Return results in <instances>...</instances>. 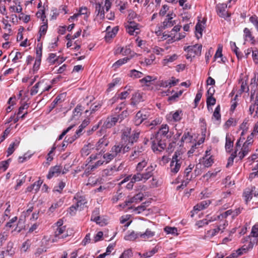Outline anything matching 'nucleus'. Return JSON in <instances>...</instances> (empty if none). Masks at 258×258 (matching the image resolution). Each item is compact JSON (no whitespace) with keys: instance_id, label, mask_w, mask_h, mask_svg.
Returning a JSON list of instances; mask_svg holds the SVG:
<instances>
[{"instance_id":"f03ea898","label":"nucleus","mask_w":258,"mask_h":258,"mask_svg":"<svg viewBox=\"0 0 258 258\" xmlns=\"http://www.w3.org/2000/svg\"><path fill=\"white\" fill-rule=\"evenodd\" d=\"M252 237L249 235L243 239V243L244 245L243 246L238 249L235 252H233L232 256H238L242 254L244 252H246L249 249L253 248L255 244L257 242V239L256 238H252Z\"/></svg>"},{"instance_id":"864d4df0","label":"nucleus","mask_w":258,"mask_h":258,"mask_svg":"<svg viewBox=\"0 0 258 258\" xmlns=\"http://www.w3.org/2000/svg\"><path fill=\"white\" fill-rule=\"evenodd\" d=\"M43 84V82H38L31 89L30 94L31 95H34L36 94L38 92V88L42 85Z\"/></svg>"},{"instance_id":"ddd939ff","label":"nucleus","mask_w":258,"mask_h":258,"mask_svg":"<svg viewBox=\"0 0 258 258\" xmlns=\"http://www.w3.org/2000/svg\"><path fill=\"white\" fill-rule=\"evenodd\" d=\"M125 27L127 33L131 35H134L135 32L136 34L138 33V32L136 31L139 30V25L138 23H136L135 22H130L125 26Z\"/></svg>"},{"instance_id":"bf43d9fd","label":"nucleus","mask_w":258,"mask_h":258,"mask_svg":"<svg viewBox=\"0 0 258 258\" xmlns=\"http://www.w3.org/2000/svg\"><path fill=\"white\" fill-rule=\"evenodd\" d=\"M207 105L208 109H209V106L214 105L215 104L216 100L213 96H207Z\"/></svg>"},{"instance_id":"20e7f679","label":"nucleus","mask_w":258,"mask_h":258,"mask_svg":"<svg viewBox=\"0 0 258 258\" xmlns=\"http://www.w3.org/2000/svg\"><path fill=\"white\" fill-rule=\"evenodd\" d=\"M111 5L112 3L110 0H105L104 6L99 3H97L95 6V13H97V16H99L101 19H104V9L107 12L110 9Z\"/></svg>"},{"instance_id":"5701e85b","label":"nucleus","mask_w":258,"mask_h":258,"mask_svg":"<svg viewBox=\"0 0 258 258\" xmlns=\"http://www.w3.org/2000/svg\"><path fill=\"white\" fill-rule=\"evenodd\" d=\"M250 151V147L243 145L241 151L238 153L237 156L240 159H243Z\"/></svg>"},{"instance_id":"774afa93","label":"nucleus","mask_w":258,"mask_h":258,"mask_svg":"<svg viewBox=\"0 0 258 258\" xmlns=\"http://www.w3.org/2000/svg\"><path fill=\"white\" fill-rule=\"evenodd\" d=\"M232 210H229L227 211L224 212L223 213L220 214L219 216H218V218L220 219H225L228 216L232 215Z\"/></svg>"},{"instance_id":"4d7b16f0","label":"nucleus","mask_w":258,"mask_h":258,"mask_svg":"<svg viewBox=\"0 0 258 258\" xmlns=\"http://www.w3.org/2000/svg\"><path fill=\"white\" fill-rule=\"evenodd\" d=\"M220 222L221 223L218 225L217 228H219V231L222 233L228 225V222L225 219H221Z\"/></svg>"},{"instance_id":"603ef678","label":"nucleus","mask_w":258,"mask_h":258,"mask_svg":"<svg viewBox=\"0 0 258 258\" xmlns=\"http://www.w3.org/2000/svg\"><path fill=\"white\" fill-rule=\"evenodd\" d=\"M236 121L233 118H230L224 124V127L228 128L231 126H235L236 125Z\"/></svg>"},{"instance_id":"79ce46f5","label":"nucleus","mask_w":258,"mask_h":258,"mask_svg":"<svg viewBox=\"0 0 258 258\" xmlns=\"http://www.w3.org/2000/svg\"><path fill=\"white\" fill-rule=\"evenodd\" d=\"M114 157H115L114 155L110 152L102 155V158L105 163H108Z\"/></svg>"},{"instance_id":"a19ab883","label":"nucleus","mask_w":258,"mask_h":258,"mask_svg":"<svg viewBox=\"0 0 258 258\" xmlns=\"http://www.w3.org/2000/svg\"><path fill=\"white\" fill-rule=\"evenodd\" d=\"M140 135V133L137 131L134 132L133 133L131 134V135L129 137V139H128V143L131 144H133L134 142H137L138 139Z\"/></svg>"},{"instance_id":"e433bc0d","label":"nucleus","mask_w":258,"mask_h":258,"mask_svg":"<svg viewBox=\"0 0 258 258\" xmlns=\"http://www.w3.org/2000/svg\"><path fill=\"white\" fill-rule=\"evenodd\" d=\"M117 171L118 169L115 166H114L110 168L104 169L103 171V174L106 176H111Z\"/></svg>"},{"instance_id":"c03bdc74","label":"nucleus","mask_w":258,"mask_h":258,"mask_svg":"<svg viewBox=\"0 0 258 258\" xmlns=\"http://www.w3.org/2000/svg\"><path fill=\"white\" fill-rule=\"evenodd\" d=\"M89 122L90 121L89 120H84L82 123V124L79 126V130L76 131V134L79 136L80 133L82 132L83 130L89 124Z\"/></svg>"},{"instance_id":"680f3d73","label":"nucleus","mask_w":258,"mask_h":258,"mask_svg":"<svg viewBox=\"0 0 258 258\" xmlns=\"http://www.w3.org/2000/svg\"><path fill=\"white\" fill-rule=\"evenodd\" d=\"M230 44H231V47L232 50L236 54L237 58H241V56L240 55V53L238 51V48L236 46V43L235 42H231Z\"/></svg>"},{"instance_id":"052dcab7","label":"nucleus","mask_w":258,"mask_h":258,"mask_svg":"<svg viewBox=\"0 0 258 258\" xmlns=\"http://www.w3.org/2000/svg\"><path fill=\"white\" fill-rule=\"evenodd\" d=\"M156 79L152 76H147L142 79L140 80V81L142 83L146 84L147 83L150 82L152 81L155 80Z\"/></svg>"},{"instance_id":"a211bd4d","label":"nucleus","mask_w":258,"mask_h":258,"mask_svg":"<svg viewBox=\"0 0 258 258\" xmlns=\"http://www.w3.org/2000/svg\"><path fill=\"white\" fill-rule=\"evenodd\" d=\"M74 199L76 200L77 208H80V210L84 208L85 205L87 203L85 198L84 196H80L78 194L75 196Z\"/></svg>"},{"instance_id":"393cba45","label":"nucleus","mask_w":258,"mask_h":258,"mask_svg":"<svg viewBox=\"0 0 258 258\" xmlns=\"http://www.w3.org/2000/svg\"><path fill=\"white\" fill-rule=\"evenodd\" d=\"M143 100L142 93L139 92H135L132 97V104H136Z\"/></svg>"},{"instance_id":"4468645a","label":"nucleus","mask_w":258,"mask_h":258,"mask_svg":"<svg viewBox=\"0 0 258 258\" xmlns=\"http://www.w3.org/2000/svg\"><path fill=\"white\" fill-rule=\"evenodd\" d=\"M119 116H110L108 117L103 123V127L105 128H110L115 125L118 121Z\"/></svg>"},{"instance_id":"7c9ffc66","label":"nucleus","mask_w":258,"mask_h":258,"mask_svg":"<svg viewBox=\"0 0 258 258\" xmlns=\"http://www.w3.org/2000/svg\"><path fill=\"white\" fill-rule=\"evenodd\" d=\"M219 228H215L207 231L206 234L204 236V238H211L216 235L219 231Z\"/></svg>"},{"instance_id":"b1692460","label":"nucleus","mask_w":258,"mask_h":258,"mask_svg":"<svg viewBox=\"0 0 258 258\" xmlns=\"http://www.w3.org/2000/svg\"><path fill=\"white\" fill-rule=\"evenodd\" d=\"M155 235V232L147 229L144 233L140 232L139 236L143 240H146L149 238L153 237Z\"/></svg>"},{"instance_id":"338daca9","label":"nucleus","mask_w":258,"mask_h":258,"mask_svg":"<svg viewBox=\"0 0 258 258\" xmlns=\"http://www.w3.org/2000/svg\"><path fill=\"white\" fill-rule=\"evenodd\" d=\"M19 19L22 20L24 23H27L30 21V15H25L23 13H21L19 16Z\"/></svg>"},{"instance_id":"1a4fd4ad","label":"nucleus","mask_w":258,"mask_h":258,"mask_svg":"<svg viewBox=\"0 0 258 258\" xmlns=\"http://www.w3.org/2000/svg\"><path fill=\"white\" fill-rule=\"evenodd\" d=\"M175 17V15L172 13L170 14H168L167 18L162 23V27L163 29H167L172 27L174 25H176V21L173 20V18Z\"/></svg>"},{"instance_id":"2eb2a0df","label":"nucleus","mask_w":258,"mask_h":258,"mask_svg":"<svg viewBox=\"0 0 258 258\" xmlns=\"http://www.w3.org/2000/svg\"><path fill=\"white\" fill-rule=\"evenodd\" d=\"M241 138L237 141L236 143L235 150L234 152L231 154V156L228 159V162L227 164V167L232 165L233 163L234 159L237 156V152L238 151V149L241 147L240 144Z\"/></svg>"},{"instance_id":"7ed1b4c3","label":"nucleus","mask_w":258,"mask_h":258,"mask_svg":"<svg viewBox=\"0 0 258 258\" xmlns=\"http://www.w3.org/2000/svg\"><path fill=\"white\" fill-rule=\"evenodd\" d=\"M152 149L154 152H160L166 148V144L162 141L160 137H158V134L152 135L151 137Z\"/></svg>"},{"instance_id":"f3484780","label":"nucleus","mask_w":258,"mask_h":258,"mask_svg":"<svg viewBox=\"0 0 258 258\" xmlns=\"http://www.w3.org/2000/svg\"><path fill=\"white\" fill-rule=\"evenodd\" d=\"M68 234L66 232V226L57 227L55 231V237L56 240L64 239L68 236Z\"/></svg>"},{"instance_id":"4c0bfd02","label":"nucleus","mask_w":258,"mask_h":258,"mask_svg":"<svg viewBox=\"0 0 258 258\" xmlns=\"http://www.w3.org/2000/svg\"><path fill=\"white\" fill-rule=\"evenodd\" d=\"M130 58L128 57H125L122 59H120L113 63L112 67L116 69L120 66L122 65L123 64H124L125 63L127 62V61L130 60Z\"/></svg>"},{"instance_id":"4be33fe9","label":"nucleus","mask_w":258,"mask_h":258,"mask_svg":"<svg viewBox=\"0 0 258 258\" xmlns=\"http://www.w3.org/2000/svg\"><path fill=\"white\" fill-rule=\"evenodd\" d=\"M128 24L130 22H135L138 23L140 21V17L138 16L134 11L132 10L128 11V15L127 17Z\"/></svg>"},{"instance_id":"0e129e2a","label":"nucleus","mask_w":258,"mask_h":258,"mask_svg":"<svg viewBox=\"0 0 258 258\" xmlns=\"http://www.w3.org/2000/svg\"><path fill=\"white\" fill-rule=\"evenodd\" d=\"M133 253L131 249L125 250L122 254L120 256L119 258H130L132 256Z\"/></svg>"},{"instance_id":"8fccbe9b","label":"nucleus","mask_w":258,"mask_h":258,"mask_svg":"<svg viewBox=\"0 0 258 258\" xmlns=\"http://www.w3.org/2000/svg\"><path fill=\"white\" fill-rule=\"evenodd\" d=\"M192 138V137L190 135L188 132L185 133L181 138V142L182 143H189L191 141Z\"/></svg>"},{"instance_id":"aec40b11","label":"nucleus","mask_w":258,"mask_h":258,"mask_svg":"<svg viewBox=\"0 0 258 258\" xmlns=\"http://www.w3.org/2000/svg\"><path fill=\"white\" fill-rule=\"evenodd\" d=\"M110 29L111 28L110 26L107 27L106 28L107 33L105 36V38L107 41L109 40L110 39L113 38L118 30V29L117 27H115L112 28L111 31H110Z\"/></svg>"},{"instance_id":"69168bd1","label":"nucleus","mask_w":258,"mask_h":258,"mask_svg":"<svg viewBox=\"0 0 258 258\" xmlns=\"http://www.w3.org/2000/svg\"><path fill=\"white\" fill-rule=\"evenodd\" d=\"M10 161L11 159H9L6 161L1 162L0 163V169H3L4 171H5L8 168Z\"/></svg>"},{"instance_id":"e2e57ef3","label":"nucleus","mask_w":258,"mask_h":258,"mask_svg":"<svg viewBox=\"0 0 258 258\" xmlns=\"http://www.w3.org/2000/svg\"><path fill=\"white\" fill-rule=\"evenodd\" d=\"M120 81V79L119 78H116L114 79L112 82L108 84V91H111L112 89L116 86L117 84H118Z\"/></svg>"},{"instance_id":"c9c22d12","label":"nucleus","mask_w":258,"mask_h":258,"mask_svg":"<svg viewBox=\"0 0 258 258\" xmlns=\"http://www.w3.org/2000/svg\"><path fill=\"white\" fill-rule=\"evenodd\" d=\"M204 26L201 23H198L196 26V37L199 39L202 36V31L203 30Z\"/></svg>"},{"instance_id":"423d86ee","label":"nucleus","mask_w":258,"mask_h":258,"mask_svg":"<svg viewBox=\"0 0 258 258\" xmlns=\"http://www.w3.org/2000/svg\"><path fill=\"white\" fill-rule=\"evenodd\" d=\"M149 117V113L146 110L139 111L134 119V122L136 125H139L142 122Z\"/></svg>"},{"instance_id":"473e14b6","label":"nucleus","mask_w":258,"mask_h":258,"mask_svg":"<svg viewBox=\"0 0 258 258\" xmlns=\"http://www.w3.org/2000/svg\"><path fill=\"white\" fill-rule=\"evenodd\" d=\"M149 159L145 158L142 161L139 162L136 166V170L138 172H141L143 169L147 165Z\"/></svg>"},{"instance_id":"37998d69","label":"nucleus","mask_w":258,"mask_h":258,"mask_svg":"<svg viewBox=\"0 0 258 258\" xmlns=\"http://www.w3.org/2000/svg\"><path fill=\"white\" fill-rule=\"evenodd\" d=\"M19 144V141H16L11 144L9 147L8 149V155L7 156L11 155L15 151V147H17L18 146Z\"/></svg>"},{"instance_id":"c85d7f7f","label":"nucleus","mask_w":258,"mask_h":258,"mask_svg":"<svg viewBox=\"0 0 258 258\" xmlns=\"http://www.w3.org/2000/svg\"><path fill=\"white\" fill-rule=\"evenodd\" d=\"M47 20H46L45 22H43V25L40 26L39 34V37L38 38V41H39L40 40L41 37L42 36H44L47 31Z\"/></svg>"},{"instance_id":"6e6d98bb","label":"nucleus","mask_w":258,"mask_h":258,"mask_svg":"<svg viewBox=\"0 0 258 258\" xmlns=\"http://www.w3.org/2000/svg\"><path fill=\"white\" fill-rule=\"evenodd\" d=\"M213 116L217 120L220 119L221 118V114H220V106L218 105L216 108H215Z\"/></svg>"},{"instance_id":"39448f33","label":"nucleus","mask_w":258,"mask_h":258,"mask_svg":"<svg viewBox=\"0 0 258 258\" xmlns=\"http://www.w3.org/2000/svg\"><path fill=\"white\" fill-rule=\"evenodd\" d=\"M89 158L90 159V162L96 161L94 164L91 165V169L97 168L105 163L102 158V154L101 152L99 153L92 154Z\"/></svg>"},{"instance_id":"58836bf2","label":"nucleus","mask_w":258,"mask_h":258,"mask_svg":"<svg viewBox=\"0 0 258 258\" xmlns=\"http://www.w3.org/2000/svg\"><path fill=\"white\" fill-rule=\"evenodd\" d=\"M143 76V74L142 72L136 70H132L129 74V76L133 79L140 78Z\"/></svg>"},{"instance_id":"6e6552de","label":"nucleus","mask_w":258,"mask_h":258,"mask_svg":"<svg viewBox=\"0 0 258 258\" xmlns=\"http://www.w3.org/2000/svg\"><path fill=\"white\" fill-rule=\"evenodd\" d=\"M202 45L201 44H197L192 46H188L185 50L190 56H195V55H200L201 54Z\"/></svg>"},{"instance_id":"0eeeda50","label":"nucleus","mask_w":258,"mask_h":258,"mask_svg":"<svg viewBox=\"0 0 258 258\" xmlns=\"http://www.w3.org/2000/svg\"><path fill=\"white\" fill-rule=\"evenodd\" d=\"M227 5L226 4H219L216 6L217 12L218 15L222 18L229 17L230 15L226 10Z\"/></svg>"},{"instance_id":"3c124183","label":"nucleus","mask_w":258,"mask_h":258,"mask_svg":"<svg viewBox=\"0 0 258 258\" xmlns=\"http://www.w3.org/2000/svg\"><path fill=\"white\" fill-rule=\"evenodd\" d=\"M84 109V107L81 105H77L74 111V116H80Z\"/></svg>"},{"instance_id":"a18cd8bd","label":"nucleus","mask_w":258,"mask_h":258,"mask_svg":"<svg viewBox=\"0 0 258 258\" xmlns=\"http://www.w3.org/2000/svg\"><path fill=\"white\" fill-rule=\"evenodd\" d=\"M164 231L167 234H171L174 235H178L177 229L175 227L166 226L164 228Z\"/></svg>"},{"instance_id":"f8f14e48","label":"nucleus","mask_w":258,"mask_h":258,"mask_svg":"<svg viewBox=\"0 0 258 258\" xmlns=\"http://www.w3.org/2000/svg\"><path fill=\"white\" fill-rule=\"evenodd\" d=\"M182 112L181 110H176L172 113L170 112L167 115V119L170 121L177 122L180 121L182 118Z\"/></svg>"},{"instance_id":"412c9836","label":"nucleus","mask_w":258,"mask_h":258,"mask_svg":"<svg viewBox=\"0 0 258 258\" xmlns=\"http://www.w3.org/2000/svg\"><path fill=\"white\" fill-rule=\"evenodd\" d=\"M179 56L176 54L167 55L162 60V63L163 66H167L169 64L174 62L178 58Z\"/></svg>"},{"instance_id":"bb28decb","label":"nucleus","mask_w":258,"mask_h":258,"mask_svg":"<svg viewBox=\"0 0 258 258\" xmlns=\"http://www.w3.org/2000/svg\"><path fill=\"white\" fill-rule=\"evenodd\" d=\"M143 194L142 193H139L133 197L131 198L128 201H125V205H127L128 203H138L143 200Z\"/></svg>"},{"instance_id":"de8ad7c7","label":"nucleus","mask_w":258,"mask_h":258,"mask_svg":"<svg viewBox=\"0 0 258 258\" xmlns=\"http://www.w3.org/2000/svg\"><path fill=\"white\" fill-rule=\"evenodd\" d=\"M243 31H244V36H245V38H249L250 39V40L251 41V43L254 44L255 40H254V37H253L252 36L250 30L247 28H245L244 29Z\"/></svg>"},{"instance_id":"a878e982","label":"nucleus","mask_w":258,"mask_h":258,"mask_svg":"<svg viewBox=\"0 0 258 258\" xmlns=\"http://www.w3.org/2000/svg\"><path fill=\"white\" fill-rule=\"evenodd\" d=\"M63 204V201L61 200H59L56 203H53L51 205V207L49 208L47 211V214L49 215H50L52 213H53L55 210L61 207Z\"/></svg>"},{"instance_id":"49530a36","label":"nucleus","mask_w":258,"mask_h":258,"mask_svg":"<svg viewBox=\"0 0 258 258\" xmlns=\"http://www.w3.org/2000/svg\"><path fill=\"white\" fill-rule=\"evenodd\" d=\"M250 236L256 239L258 237V223H256L252 227Z\"/></svg>"},{"instance_id":"13d9d810","label":"nucleus","mask_w":258,"mask_h":258,"mask_svg":"<svg viewBox=\"0 0 258 258\" xmlns=\"http://www.w3.org/2000/svg\"><path fill=\"white\" fill-rule=\"evenodd\" d=\"M248 119H245L240 126V128L242 130L241 133L242 136L244 134V132H246L248 128Z\"/></svg>"},{"instance_id":"6ab92c4d","label":"nucleus","mask_w":258,"mask_h":258,"mask_svg":"<svg viewBox=\"0 0 258 258\" xmlns=\"http://www.w3.org/2000/svg\"><path fill=\"white\" fill-rule=\"evenodd\" d=\"M109 143V141L105 136H104L102 138L100 139L97 143L96 144V150H100L101 152L106 147Z\"/></svg>"},{"instance_id":"5fc2aeb1","label":"nucleus","mask_w":258,"mask_h":258,"mask_svg":"<svg viewBox=\"0 0 258 258\" xmlns=\"http://www.w3.org/2000/svg\"><path fill=\"white\" fill-rule=\"evenodd\" d=\"M191 171L190 170V169H187L186 168L184 171V176L186 178V181H183L182 182V184L181 186H185L187 183H188L189 181L190 180L191 177H188L189 174L191 172Z\"/></svg>"},{"instance_id":"9d476101","label":"nucleus","mask_w":258,"mask_h":258,"mask_svg":"<svg viewBox=\"0 0 258 258\" xmlns=\"http://www.w3.org/2000/svg\"><path fill=\"white\" fill-rule=\"evenodd\" d=\"M130 149V147L127 146H123V145L119 144L118 145H115L112 147L110 152H112V154L116 157L118 154L122 152L124 153L127 152Z\"/></svg>"},{"instance_id":"2f4dec72","label":"nucleus","mask_w":258,"mask_h":258,"mask_svg":"<svg viewBox=\"0 0 258 258\" xmlns=\"http://www.w3.org/2000/svg\"><path fill=\"white\" fill-rule=\"evenodd\" d=\"M169 132V127L167 124H162L159 129V131L155 134L158 135V137L161 138V136H165Z\"/></svg>"},{"instance_id":"ea45409f","label":"nucleus","mask_w":258,"mask_h":258,"mask_svg":"<svg viewBox=\"0 0 258 258\" xmlns=\"http://www.w3.org/2000/svg\"><path fill=\"white\" fill-rule=\"evenodd\" d=\"M131 179L135 183L136 182L140 181H144V179H143V177L142 175V174L141 172H138L134 174Z\"/></svg>"},{"instance_id":"f257e3e1","label":"nucleus","mask_w":258,"mask_h":258,"mask_svg":"<svg viewBox=\"0 0 258 258\" xmlns=\"http://www.w3.org/2000/svg\"><path fill=\"white\" fill-rule=\"evenodd\" d=\"M183 153L182 150H177L172 156L170 164V170L172 174H175L179 170L183 162Z\"/></svg>"},{"instance_id":"09e8293b","label":"nucleus","mask_w":258,"mask_h":258,"mask_svg":"<svg viewBox=\"0 0 258 258\" xmlns=\"http://www.w3.org/2000/svg\"><path fill=\"white\" fill-rule=\"evenodd\" d=\"M213 163V160L212 158V156H210L209 158H203V164L206 167H209L211 166Z\"/></svg>"},{"instance_id":"c756f323","label":"nucleus","mask_w":258,"mask_h":258,"mask_svg":"<svg viewBox=\"0 0 258 258\" xmlns=\"http://www.w3.org/2000/svg\"><path fill=\"white\" fill-rule=\"evenodd\" d=\"M210 204V201H202L199 204L196 205L194 209V210L201 211L206 208Z\"/></svg>"},{"instance_id":"72a5a7b5","label":"nucleus","mask_w":258,"mask_h":258,"mask_svg":"<svg viewBox=\"0 0 258 258\" xmlns=\"http://www.w3.org/2000/svg\"><path fill=\"white\" fill-rule=\"evenodd\" d=\"M132 134V130L130 127H125L122 130V137L121 139L122 140H124L125 142L128 140L129 139V137Z\"/></svg>"},{"instance_id":"cd10ccee","label":"nucleus","mask_w":258,"mask_h":258,"mask_svg":"<svg viewBox=\"0 0 258 258\" xmlns=\"http://www.w3.org/2000/svg\"><path fill=\"white\" fill-rule=\"evenodd\" d=\"M233 147V141L231 137L227 134L226 137L225 149L227 152H230Z\"/></svg>"},{"instance_id":"9b49d317","label":"nucleus","mask_w":258,"mask_h":258,"mask_svg":"<svg viewBox=\"0 0 258 258\" xmlns=\"http://www.w3.org/2000/svg\"><path fill=\"white\" fill-rule=\"evenodd\" d=\"M156 167V164L151 163L147 167L144 173H142L143 179H144V182L152 176L153 174V171L155 169Z\"/></svg>"},{"instance_id":"dca6fc26","label":"nucleus","mask_w":258,"mask_h":258,"mask_svg":"<svg viewBox=\"0 0 258 258\" xmlns=\"http://www.w3.org/2000/svg\"><path fill=\"white\" fill-rule=\"evenodd\" d=\"M61 172V167L56 165L50 168L48 174L47 175L48 179L51 178L54 176H58Z\"/></svg>"},{"instance_id":"f704fd0d","label":"nucleus","mask_w":258,"mask_h":258,"mask_svg":"<svg viewBox=\"0 0 258 258\" xmlns=\"http://www.w3.org/2000/svg\"><path fill=\"white\" fill-rule=\"evenodd\" d=\"M140 232L135 233L134 231H132L130 234L126 235L124 238L126 240L132 241L136 239L137 238H140L139 236Z\"/></svg>"}]
</instances>
